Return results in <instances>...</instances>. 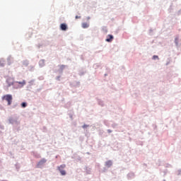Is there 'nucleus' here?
Returning <instances> with one entry per match:
<instances>
[{
    "instance_id": "obj_1",
    "label": "nucleus",
    "mask_w": 181,
    "mask_h": 181,
    "mask_svg": "<svg viewBox=\"0 0 181 181\" xmlns=\"http://www.w3.org/2000/svg\"><path fill=\"white\" fill-rule=\"evenodd\" d=\"M3 100H6L8 103V105H11L12 104V95H6L3 97Z\"/></svg>"
},
{
    "instance_id": "obj_2",
    "label": "nucleus",
    "mask_w": 181,
    "mask_h": 181,
    "mask_svg": "<svg viewBox=\"0 0 181 181\" xmlns=\"http://www.w3.org/2000/svg\"><path fill=\"white\" fill-rule=\"evenodd\" d=\"M64 168H66V165L63 164L61 165L60 166L58 167V170H59L61 175H62V176L66 175V170H64Z\"/></svg>"
},
{
    "instance_id": "obj_3",
    "label": "nucleus",
    "mask_w": 181,
    "mask_h": 181,
    "mask_svg": "<svg viewBox=\"0 0 181 181\" xmlns=\"http://www.w3.org/2000/svg\"><path fill=\"white\" fill-rule=\"evenodd\" d=\"M7 84H8V87H11V86H13V78H8L6 80Z\"/></svg>"
},
{
    "instance_id": "obj_4",
    "label": "nucleus",
    "mask_w": 181,
    "mask_h": 181,
    "mask_svg": "<svg viewBox=\"0 0 181 181\" xmlns=\"http://www.w3.org/2000/svg\"><path fill=\"white\" fill-rule=\"evenodd\" d=\"M47 160L45 158H42L41 160H40L37 163V167L40 168V166H42V165H45L46 163Z\"/></svg>"
},
{
    "instance_id": "obj_5",
    "label": "nucleus",
    "mask_w": 181,
    "mask_h": 181,
    "mask_svg": "<svg viewBox=\"0 0 181 181\" xmlns=\"http://www.w3.org/2000/svg\"><path fill=\"white\" fill-rule=\"evenodd\" d=\"M62 30H67V25L66 23H62L60 25Z\"/></svg>"
},
{
    "instance_id": "obj_6",
    "label": "nucleus",
    "mask_w": 181,
    "mask_h": 181,
    "mask_svg": "<svg viewBox=\"0 0 181 181\" xmlns=\"http://www.w3.org/2000/svg\"><path fill=\"white\" fill-rule=\"evenodd\" d=\"M112 39H114V36L108 35L107 36L106 42H112Z\"/></svg>"
},
{
    "instance_id": "obj_7",
    "label": "nucleus",
    "mask_w": 181,
    "mask_h": 181,
    "mask_svg": "<svg viewBox=\"0 0 181 181\" xmlns=\"http://www.w3.org/2000/svg\"><path fill=\"white\" fill-rule=\"evenodd\" d=\"M105 166H107V168H111V166H112V161L111 160H108L105 163Z\"/></svg>"
},
{
    "instance_id": "obj_8",
    "label": "nucleus",
    "mask_w": 181,
    "mask_h": 181,
    "mask_svg": "<svg viewBox=\"0 0 181 181\" xmlns=\"http://www.w3.org/2000/svg\"><path fill=\"white\" fill-rule=\"evenodd\" d=\"M18 84H20L21 87H23V86L26 85V81L23 80L21 82V81H17L16 82Z\"/></svg>"
},
{
    "instance_id": "obj_9",
    "label": "nucleus",
    "mask_w": 181,
    "mask_h": 181,
    "mask_svg": "<svg viewBox=\"0 0 181 181\" xmlns=\"http://www.w3.org/2000/svg\"><path fill=\"white\" fill-rule=\"evenodd\" d=\"M88 26H90V25H88V23H82V28L83 29H87V28H88Z\"/></svg>"
},
{
    "instance_id": "obj_10",
    "label": "nucleus",
    "mask_w": 181,
    "mask_h": 181,
    "mask_svg": "<svg viewBox=\"0 0 181 181\" xmlns=\"http://www.w3.org/2000/svg\"><path fill=\"white\" fill-rule=\"evenodd\" d=\"M28 105L26 104V103H23L21 104V107H23V108H25Z\"/></svg>"
},
{
    "instance_id": "obj_11",
    "label": "nucleus",
    "mask_w": 181,
    "mask_h": 181,
    "mask_svg": "<svg viewBox=\"0 0 181 181\" xmlns=\"http://www.w3.org/2000/svg\"><path fill=\"white\" fill-rule=\"evenodd\" d=\"M153 60H156V59H159V57H158V55H154L153 56Z\"/></svg>"
},
{
    "instance_id": "obj_12",
    "label": "nucleus",
    "mask_w": 181,
    "mask_h": 181,
    "mask_svg": "<svg viewBox=\"0 0 181 181\" xmlns=\"http://www.w3.org/2000/svg\"><path fill=\"white\" fill-rule=\"evenodd\" d=\"M75 18H76V19H80V18H81V17L78 16H76Z\"/></svg>"
},
{
    "instance_id": "obj_13",
    "label": "nucleus",
    "mask_w": 181,
    "mask_h": 181,
    "mask_svg": "<svg viewBox=\"0 0 181 181\" xmlns=\"http://www.w3.org/2000/svg\"><path fill=\"white\" fill-rule=\"evenodd\" d=\"M88 125L84 124V125L83 126V128H88Z\"/></svg>"
},
{
    "instance_id": "obj_14",
    "label": "nucleus",
    "mask_w": 181,
    "mask_h": 181,
    "mask_svg": "<svg viewBox=\"0 0 181 181\" xmlns=\"http://www.w3.org/2000/svg\"><path fill=\"white\" fill-rule=\"evenodd\" d=\"M61 68H62V69L64 68V65H62V66H61Z\"/></svg>"
},
{
    "instance_id": "obj_15",
    "label": "nucleus",
    "mask_w": 181,
    "mask_h": 181,
    "mask_svg": "<svg viewBox=\"0 0 181 181\" xmlns=\"http://www.w3.org/2000/svg\"><path fill=\"white\" fill-rule=\"evenodd\" d=\"M175 42H177V38H175Z\"/></svg>"
},
{
    "instance_id": "obj_16",
    "label": "nucleus",
    "mask_w": 181,
    "mask_h": 181,
    "mask_svg": "<svg viewBox=\"0 0 181 181\" xmlns=\"http://www.w3.org/2000/svg\"><path fill=\"white\" fill-rule=\"evenodd\" d=\"M108 132H111V130H108Z\"/></svg>"
}]
</instances>
